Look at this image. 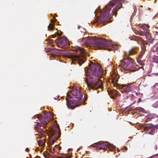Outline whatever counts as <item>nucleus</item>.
<instances>
[{
	"instance_id": "1",
	"label": "nucleus",
	"mask_w": 158,
	"mask_h": 158,
	"mask_svg": "<svg viewBox=\"0 0 158 158\" xmlns=\"http://www.w3.org/2000/svg\"><path fill=\"white\" fill-rule=\"evenodd\" d=\"M92 74H87L85 82L90 89H97L102 88L103 83L99 78L102 77L103 70L101 67L98 64L92 63L89 65Z\"/></svg>"
},
{
	"instance_id": "2",
	"label": "nucleus",
	"mask_w": 158,
	"mask_h": 158,
	"mask_svg": "<svg viewBox=\"0 0 158 158\" xmlns=\"http://www.w3.org/2000/svg\"><path fill=\"white\" fill-rule=\"evenodd\" d=\"M79 41L84 42L87 46L94 49H107L110 51L113 50L114 45H111L110 42L103 39L91 37L87 39L85 41L83 38L79 39Z\"/></svg>"
},
{
	"instance_id": "3",
	"label": "nucleus",
	"mask_w": 158,
	"mask_h": 158,
	"mask_svg": "<svg viewBox=\"0 0 158 158\" xmlns=\"http://www.w3.org/2000/svg\"><path fill=\"white\" fill-rule=\"evenodd\" d=\"M53 116V114L50 113L45 114V115L44 116L38 115L36 116L40 122V123H36L35 125L36 131L40 133L37 135L36 137L41 139L45 137V135L44 133L47 130L45 129L46 127L44 125L47 124L49 121L51 119V117Z\"/></svg>"
},
{
	"instance_id": "4",
	"label": "nucleus",
	"mask_w": 158,
	"mask_h": 158,
	"mask_svg": "<svg viewBox=\"0 0 158 158\" xmlns=\"http://www.w3.org/2000/svg\"><path fill=\"white\" fill-rule=\"evenodd\" d=\"M116 5H117L112 10V13L113 15H114L115 16H116L117 14V11L122 7V5L119 0H113L105 7L102 15V20L105 21L106 19H109L111 17V15L109 14L111 10V8Z\"/></svg>"
},
{
	"instance_id": "5",
	"label": "nucleus",
	"mask_w": 158,
	"mask_h": 158,
	"mask_svg": "<svg viewBox=\"0 0 158 158\" xmlns=\"http://www.w3.org/2000/svg\"><path fill=\"white\" fill-rule=\"evenodd\" d=\"M84 49L82 48H78L76 50L77 52L78 53V55H72L70 58L72 59V61L73 64H76L77 63L80 65H81L86 60V58L84 55Z\"/></svg>"
},
{
	"instance_id": "6",
	"label": "nucleus",
	"mask_w": 158,
	"mask_h": 158,
	"mask_svg": "<svg viewBox=\"0 0 158 158\" xmlns=\"http://www.w3.org/2000/svg\"><path fill=\"white\" fill-rule=\"evenodd\" d=\"M108 144H109V142H107L99 141L93 144L91 146L94 148H96L97 149H102L106 150L107 148Z\"/></svg>"
},
{
	"instance_id": "7",
	"label": "nucleus",
	"mask_w": 158,
	"mask_h": 158,
	"mask_svg": "<svg viewBox=\"0 0 158 158\" xmlns=\"http://www.w3.org/2000/svg\"><path fill=\"white\" fill-rule=\"evenodd\" d=\"M71 93L75 98L78 99V101L80 100L83 96L80 87H77L72 90L71 91Z\"/></svg>"
},
{
	"instance_id": "8",
	"label": "nucleus",
	"mask_w": 158,
	"mask_h": 158,
	"mask_svg": "<svg viewBox=\"0 0 158 158\" xmlns=\"http://www.w3.org/2000/svg\"><path fill=\"white\" fill-rule=\"evenodd\" d=\"M60 134L61 133L59 128L56 127L52 133V136H54V139L51 141L50 142L51 145L54 143L55 140H57L59 138Z\"/></svg>"
},
{
	"instance_id": "9",
	"label": "nucleus",
	"mask_w": 158,
	"mask_h": 158,
	"mask_svg": "<svg viewBox=\"0 0 158 158\" xmlns=\"http://www.w3.org/2000/svg\"><path fill=\"white\" fill-rule=\"evenodd\" d=\"M69 44V42L65 37H60L57 39V45L58 47H62Z\"/></svg>"
},
{
	"instance_id": "10",
	"label": "nucleus",
	"mask_w": 158,
	"mask_h": 158,
	"mask_svg": "<svg viewBox=\"0 0 158 158\" xmlns=\"http://www.w3.org/2000/svg\"><path fill=\"white\" fill-rule=\"evenodd\" d=\"M66 104L68 108L73 109L75 107L77 106V102L76 100L74 99L69 100L68 98H66Z\"/></svg>"
},
{
	"instance_id": "11",
	"label": "nucleus",
	"mask_w": 158,
	"mask_h": 158,
	"mask_svg": "<svg viewBox=\"0 0 158 158\" xmlns=\"http://www.w3.org/2000/svg\"><path fill=\"white\" fill-rule=\"evenodd\" d=\"M146 50V47L144 46H143L142 48V49L139 54L138 58L137 59V63L142 66L144 65V61L141 60L140 59L142 58Z\"/></svg>"
},
{
	"instance_id": "12",
	"label": "nucleus",
	"mask_w": 158,
	"mask_h": 158,
	"mask_svg": "<svg viewBox=\"0 0 158 158\" xmlns=\"http://www.w3.org/2000/svg\"><path fill=\"white\" fill-rule=\"evenodd\" d=\"M126 57H124L123 60H120L121 63H124V64H123V66L127 65L130 64L131 63H132L133 59L131 58L128 57V56H126L125 55Z\"/></svg>"
},
{
	"instance_id": "13",
	"label": "nucleus",
	"mask_w": 158,
	"mask_h": 158,
	"mask_svg": "<svg viewBox=\"0 0 158 158\" xmlns=\"http://www.w3.org/2000/svg\"><path fill=\"white\" fill-rule=\"evenodd\" d=\"M119 78V76L118 75H114L113 76V78L111 79V82L113 84V85L114 86H115L117 87H119L120 86L119 84L117 83V82Z\"/></svg>"
},
{
	"instance_id": "14",
	"label": "nucleus",
	"mask_w": 158,
	"mask_h": 158,
	"mask_svg": "<svg viewBox=\"0 0 158 158\" xmlns=\"http://www.w3.org/2000/svg\"><path fill=\"white\" fill-rule=\"evenodd\" d=\"M129 38L131 40L137 41L138 44L141 43L143 41V40L141 38L135 35H131Z\"/></svg>"
},
{
	"instance_id": "15",
	"label": "nucleus",
	"mask_w": 158,
	"mask_h": 158,
	"mask_svg": "<svg viewBox=\"0 0 158 158\" xmlns=\"http://www.w3.org/2000/svg\"><path fill=\"white\" fill-rule=\"evenodd\" d=\"M138 50V47H133L129 51V52L128 53H125V55H126L127 56H132L137 53Z\"/></svg>"
},
{
	"instance_id": "16",
	"label": "nucleus",
	"mask_w": 158,
	"mask_h": 158,
	"mask_svg": "<svg viewBox=\"0 0 158 158\" xmlns=\"http://www.w3.org/2000/svg\"><path fill=\"white\" fill-rule=\"evenodd\" d=\"M145 130H151V131L149 133V134L153 135L154 132L155 131V128L152 124H148L145 127Z\"/></svg>"
},
{
	"instance_id": "17",
	"label": "nucleus",
	"mask_w": 158,
	"mask_h": 158,
	"mask_svg": "<svg viewBox=\"0 0 158 158\" xmlns=\"http://www.w3.org/2000/svg\"><path fill=\"white\" fill-rule=\"evenodd\" d=\"M120 86L122 88L126 87L123 89V91L126 93H128L131 91V89L130 85L127 86L126 85H120Z\"/></svg>"
},
{
	"instance_id": "18",
	"label": "nucleus",
	"mask_w": 158,
	"mask_h": 158,
	"mask_svg": "<svg viewBox=\"0 0 158 158\" xmlns=\"http://www.w3.org/2000/svg\"><path fill=\"white\" fill-rule=\"evenodd\" d=\"M139 69L140 67L138 65L133 64L131 67L130 70L131 71H135L138 70Z\"/></svg>"
},
{
	"instance_id": "19",
	"label": "nucleus",
	"mask_w": 158,
	"mask_h": 158,
	"mask_svg": "<svg viewBox=\"0 0 158 158\" xmlns=\"http://www.w3.org/2000/svg\"><path fill=\"white\" fill-rule=\"evenodd\" d=\"M45 141L44 139L39 140L38 141V144L40 146L43 147L45 145Z\"/></svg>"
},
{
	"instance_id": "20",
	"label": "nucleus",
	"mask_w": 158,
	"mask_h": 158,
	"mask_svg": "<svg viewBox=\"0 0 158 158\" xmlns=\"http://www.w3.org/2000/svg\"><path fill=\"white\" fill-rule=\"evenodd\" d=\"M149 26L148 24H143L140 26V28L143 30H147L149 28Z\"/></svg>"
},
{
	"instance_id": "21",
	"label": "nucleus",
	"mask_w": 158,
	"mask_h": 158,
	"mask_svg": "<svg viewBox=\"0 0 158 158\" xmlns=\"http://www.w3.org/2000/svg\"><path fill=\"white\" fill-rule=\"evenodd\" d=\"M109 149L111 151H114L115 149V147L112 144H111L109 143V144L108 145V147Z\"/></svg>"
},
{
	"instance_id": "22",
	"label": "nucleus",
	"mask_w": 158,
	"mask_h": 158,
	"mask_svg": "<svg viewBox=\"0 0 158 158\" xmlns=\"http://www.w3.org/2000/svg\"><path fill=\"white\" fill-rule=\"evenodd\" d=\"M153 51L158 54V44H156L152 48Z\"/></svg>"
},
{
	"instance_id": "23",
	"label": "nucleus",
	"mask_w": 158,
	"mask_h": 158,
	"mask_svg": "<svg viewBox=\"0 0 158 158\" xmlns=\"http://www.w3.org/2000/svg\"><path fill=\"white\" fill-rule=\"evenodd\" d=\"M136 110H138L140 112H145V110L143 108H142L140 107H138L136 108Z\"/></svg>"
},
{
	"instance_id": "24",
	"label": "nucleus",
	"mask_w": 158,
	"mask_h": 158,
	"mask_svg": "<svg viewBox=\"0 0 158 158\" xmlns=\"http://www.w3.org/2000/svg\"><path fill=\"white\" fill-rule=\"evenodd\" d=\"M54 25L51 23L49 24V25L48 26V31L53 30L54 29Z\"/></svg>"
},
{
	"instance_id": "25",
	"label": "nucleus",
	"mask_w": 158,
	"mask_h": 158,
	"mask_svg": "<svg viewBox=\"0 0 158 158\" xmlns=\"http://www.w3.org/2000/svg\"><path fill=\"white\" fill-rule=\"evenodd\" d=\"M147 32H144L143 31L141 32H139L138 33L136 34H138L140 36H145L146 34L147 33Z\"/></svg>"
},
{
	"instance_id": "26",
	"label": "nucleus",
	"mask_w": 158,
	"mask_h": 158,
	"mask_svg": "<svg viewBox=\"0 0 158 158\" xmlns=\"http://www.w3.org/2000/svg\"><path fill=\"white\" fill-rule=\"evenodd\" d=\"M141 43L142 44L141 45V49H142V48L143 46H144L145 47H146L145 45V44L146 45H149V42H147L146 41H144L143 40V42ZM145 47L146 48V47Z\"/></svg>"
},
{
	"instance_id": "27",
	"label": "nucleus",
	"mask_w": 158,
	"mask_h": 158,
	"mask_svg": "<svg viewBox=\"0 0 158 158\" xmlns=\"http://www.w3.org/2000/svg\"><path fill=\"white\" fill-rule=\"evenodd\" d=\"M145 36L146 39H147L148 40H149L150 39L152 38L151 35L148 32H147V33L146 34Z\"/></svg>"
},
{
	"instance_id": "28",
	"label": "nucleus",
	"mask_w": 158,
	"mask_h": 158,
	"mask_svg": "<svg viewBox=\"0 0 158 158\" xmlns=\"http://www.w3.org/2000/svg\"><path fill=\"white\" fill-rule=\"evenodd\" d=\"M152 106L153 107L156 108L158 107V101L153 104L152 105Z\"/></svg>"
},
{
	"instance_id": "29",
	"label": "nucleus",
	"mask_w": 158,
	"mask_h": 158,
	"mask_svg": "<svg viewBox=\"0 0 158 158\" xmlns=\"http://www.w3.org/2000/svg\"><path fill=\"white\" fill-rule=\"evenodd\" d=\"M153 61L156 63H158V56H156L153 59Z\"/></svg>"
},
{
	"instance_id": "30",
	"label": "nucleus",
	"mask_w": 158,
	"mask_h": 158,
	"mask_svg": "<svg viewBox=\"0 0 158 158\" xmlns=\"http://www.w3.org/2000/svg\"><path fill=\"white\" fill-rule=\"evenodd\" d=\"M155 39L151 38V39H150L149 40H148V41L150 43L152 44L153 43V41L155 40Z\"/></svg>"
},
{
	"instance_id": "31",
	"label": "nucleus",
	"mask_w": 158,
	"mask_h": 158,
	"mask_svg": "<svg viewBox=\"0 0 158 158\" xmlns=\"http://www.w3.org/2000/svg\"><path fill=\"white\" fill-rule=\"evenodd\" d=\"M121 150L123 151V152H125L126 151H127V147L126 146H124L123 148H121Z\"/></svg>"
},
{
	"instance_id": "32",
	"label": "nucleus",
	"mask_w": 158,
	"mask_h": 158,
	"mask_svg": "<svg viewBox=\"0 0 158 158\" xmlns=\"http://www.w3.org/2000/svg\"><path fill=\"white\" fill-rule=\"evenodd\" d=\"M56 34L57 35H59V36H60L63 33H62V32L60 31V33L58 32H57L56 33Z\"/></svg>"
},
{
	"instance_id": "33",
	"label": "nucleus",
	"mask_w": 158,
	"mask_h": 158,
	"mask_svg": "<svg viewBox=\"0 0 158 158\" xmlns=\"http://www.w3.org/2000/svg\"><path fill=\"white\" fill-rule=\"evenodd\" d=\"M56 35H57V34H56V33H55V34L52 35V37L53 38H54L56 37Z\"/></svg>"
},
{
	"instance_id": "34",
	"label": "nucleus",
	"mask_w": 158,
	"mask_h": 158,
	"mask_svg": "<svg viewBox=\"0 0 158 158\" xmlns=\"http://www.w3.org/2000/svg\"><path fill=\"white\" fill-rule=\"evenodd\" d=\"M83 99V101H85L86 100V98L85 95Z\"/></svg>"
},
{
	"instance_id": "35",
	"label": "nucleus",
	"mask_w": 158,
	"mask_h": 158,
	"mask_svg": "<svg viewBox=\"0 0 158 158\" xmlns=\"http://www.w3.org/2000/svg\"><path fill=\"white\" fill-rule=\"evenodd\" d=\"M59 97V96H56V97H54V99H57V98Z\"/></svg>"
},
{
	"instance_id": "36",
	"label": "nucleus",
	"mask_w": 158,
	"mask_h": 158,
	"mask_svg": "<svg viewBox=\"0 0 158 158\" xmlns=\"http://www.w3.org/2000/svg\"><path fill=\"white\" fill-rule=\"evenodd\" d=\"M114 93H115V94H117V93H118V92L116 90H114Z\"/></svg>"
},
{
	"instance_id": "37",
	"label": "nucleus",
	"mask_w": 158,
	"mask_h": 158,
	"mask_svg": "<svg viewBox=\"0 0 158 158\" xmlns=\"http://www.w3.org/2000/svg\"><path fill=\"white\" fill-rule=\"evenodd\" d=\"M29 149L28 148H27L26 149V150H25V151H27V152H28V151H29Z\"/></svg>"
},
{
	"instance_id": "38",
	"label": "nucleus",
	"mask_w": 158,
	"mask_h": 158,
	"mask_svg": "<svg viewBox=\"0 0 158 158\" xmlns=\"http://www.w3.org/2000/svg\"><path fill=\"white\" fill-rule=\"evenodd\" d=\"M51 21L52 22L54 23L53 22L54 21V19H51Z\"/></svg>"
},
{
	"instance_id": "39",
	"label": "nucleus",
	"mask_w": 158,
	"mask_h": 158,
	"mask_svg": "<svg viewBox=\"0 0 158 158\" xmlns=\"http://www.w3.org/2000/svg\"><path fill=\"white\" fill-rule=\"evenodd\" d=\"M57 147L59 148V150L61 149V147H60L58 146Z\"/></svg>"
},
{
	"instance_id": "40",
	"label": "nucleus",
	"mask_w": 158,
	"mask_h": 158,
	"mask_svg": "<svg viewBox=\"0 0 158 158\" xmlns=\"http://www.w3.org/2000/svg\"><path fill=\"white\" fill-rule=\"evenodd\" d=\"M40 157L37 156L36 157H35V158H40Z\"/></svg>"
},
{
	"instance_id": "41",
	"label": "nucleus",
	"mask_w": 158,
	"mask_h": 158,
	"mask_svg": "<svg viewBox=\"0 0 158 158\" xmlns=\"http://www.w3.org/2000/svg\"><path fill=\"white\" fill-rule=\"evenodd\" d=\"M57 21V20L56 19H54V21L53 22L54 23L55 22H56Z\"/></svg>"
},
{
	"instance_id": "42",
	"label": "nucleus",
	"mask_w": 158,
	"mask_h": 158,
	"mask_svg": "<svg viewBox=\"0 0 158 158\" xmlns=\"http://www.w3.org/2000/svg\"><path fill=\"white\" fill-rule=\"evenodd\" d=\"M117 152H119V150L118 148H117Z\"/></svg>"
},
{
	"instance_id": "43",
	"label": "nucleus",
	"mask_w": 158,
	"mask_h": 158,
	"mask_svg": "<svg viewBox=\"0 0 158 158\" xmlns=\"http://www.w3.org/2000/svg\"><path fill=\"white\" fill-rule=\"evenodd\" d=\"M156 89L157 90V93H158V88H157Z\"/></svg>"
},
{
	"instance_id": "44",
	"label": "nucleus",
	"mask_w": 158,
	"mask_h": 158,
	"mask_svg": "<svg viewBox=\"0 0 158 158\" xmlns=\"http://www.w3.org/2000/svg\"><path fill=\"white\" fill-rule=\"evenodd\" d=\"M38 150H39V148H38V149H37V150H36V149H35V151H38Z\"/></svg>"
},
{
	"instance_id": "45",
	"label": "nucleus",
	"mask_w": 158,
	"mask_h": 158,
	"mask_svg": "<svg viewBox=\"0 0 158 158\" xmlns=\"http://www.w3.org/2000/svg\"><path fill=\"white\" fill-rule=\"evenodd\" d=\"M156 75H157V76L158 75V73H156Z\"/></svg>"
},
{
	"instance_id": "46",
	"label": "nucleus",
	"mask_w": 158,
	"mask_h": 158,
	"mask_svg": "<svg viewBox=\"0 0 158 158\" xmlns=\"http://www.w3.org/2000/svg\"><path fill=\"white\" fill-rule=\"evenodd\" d=\"M156 34H158V32H157V31H156Z\"/></svg>"
},
{
	"instance_id": "47",
	"label": "nucleus",
	"mask_w": 158,
	"mask_h": 158,
	"mask_svg": "<svg viewBox=\"0 0 158 158\" xmlns=\"http://www.w3.org/2000/svg\"><path fill=\"white\" fill-rule=\"evenodd\" d=\"M29 155H30V157H31V158H32L31 157V154H29Z\"/></svg>"
},
{
	"instance_id": "48",
	"label": "nucleus",
	"mask_w": 158,
	"mask_h": 158,
	"mask_svg": "<svg viewBox=\"0 0 158 158\" xmlns=\"http://www.w3.org/2000/svg\"><path fill=\"white\" fill-rule=\"evenodd\" d=\"M53 150H54V151H55V148H53Z\"/></svg>"
},
{
	"instance_id": "49",
	"label": "nucleus",
	"mask_w": 158,
	"mask_h": 158,
	"mask_svg": "<svg viewBox=\"0 0 158 158\" xmlns=\"http://www.w3.org/2000/svg\"><path fill=\"white\" fill-rule=\"evenodd\" d=\"M55 147H57V145H55Z\"/></svg>"
},
{
	"instance_id": "50",
	"label": "nucleus",
	"mask_w": 158,
	"mask_h": 158,
	"mask_svg": "<svg viewBox=\"0 0 158 158\" xmlns=\"http://www.w3.org/2000/svg\"><path fill=\"white\" fill-rule=\"evenodd\" d=\"M140 100V98H139V100Z\"/></svg>"
},
{
	"instance_id": "51",
	"label": "nucleus",
	"mask_w": 158,
	"mask_h": 158,
	"mask_svg": "<svg viewBox=\"0 0 158 158\" xmlns=\"http://www.w3.org/2000/svg\"><path fill=\"white\" fill-rule=\"evenodd\" d=\"M69 98H71V97L70 96H69Z\"/></svg>"
},
{
	"instance_id": "52",
	"label": "nucleus",
	"mask_w": 158,
	"mask_h": 158,
	"mask_svg": "<svg viewBox=\"0 0 158 158\" xmlns=\"http://www.w3.org/2000/svg\"><path fill=\"white\" fill-rule=\"evenodd\" d=\"M94 13H95H95H96V11H95Z\"/></svg>"
},
{
	"instance_id": "53",
	"label": "nucleus",
	"mask_w": 158,
	"mask_h": 158,
	"mask_svg": "<svg viewBox=\"0 0 158 158\" xmlns=\"http://www.w3.org/2000/svg\"><path fill=\"white\" fill-rule=\"evenodd\" d=\"M78 29H79V27H78Z\"/></svg>"
},
{
	"instance_id": "54",
	"label": "nucleus",
	"mask_w": 158,
	"mask_h": 158,
	"mask_svg": "<svg viewBox=\"0 0 158 158\" xmlns=\"http://www.w3.org/2000/svg\"><path fill=\"white\" fill-rule=\"evenodd\" d=\"M157 0H155V1H156Z\"/></svg>"
},
{
	"instance_id": "55",
	"label": "nucleus",
	"mask_w": 158,
	"mask_h": 158,
	"mask_svg": "<svg viewBox=\"0 0 158 158\" xmlns=\"http://www.w3.org/2000/svg\"><path fill=\"white\" fill-rule=\"evenodd\" d=\"M40 158H41L40 157Z\"/></svg>"
}]
</instances>
